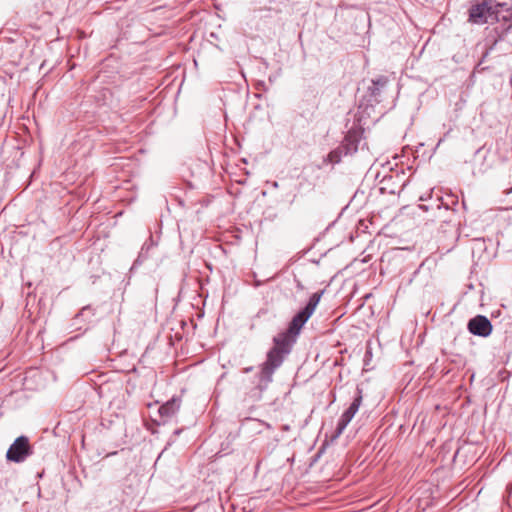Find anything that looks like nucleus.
Wrapping results in <instances>:
<instances>
[{
    "mask_svg": "<svg viewBox=\"0 0 512 512\" xmlns=\"http://www.w3.org/2000/svg\"><path fill=\"white\" fill-rule=\"evenodd\" d=\"M310 317L309 313L301 309L290 321L288 329L273 338V346L267 352L266 360L261 366V383L267 385L272 381L274 372L281 367L285 358L291 353L302 327Z\"/></svg>",
    "mask_w": 512,
    "mask_h": 512,
    "instance_id": "nucleus-1",
    "label": "nucleus"
},
{
    "mask_svg": "<svg viewBox=\"0 0 512 512\" xmlns=\"http://www.w3.org/2000/svg\"><path fill=\"white\" fill-rule=\"evenodd\" d=\"M363 140V131L360 129H351L345 135L342 143L328 155L327 159L332 164H337L343 156H352L355 154Z\"/></svg>",
    "mask_w": 512,
    "mask_h": 512,
    "instance_id": "nucleus-2",
    "label": "nucleus"
},
{
    "mask_svg": "<svg viewBox=\"0 0 512 512\" xmlns=\"http://www.w3.org/2000/svg\"><path fill=\"white\" fill-rule=\"evenodd\" d=\"M501 4H493L492 0H482L469 9V20L476 24H484L489 20L498 19V11Z\"/></svg>",
    "mask_w": 512,
    "mask_h": 512,
    "instance_id": "nucleus-3",
    "label": "nucleus"
},
{
    "mask_svg": "<svg viewBox=\"0 0 512 512\" xmlns=\"http://www.w3.org/2000/svg\"><path fill=\"white\" fill-rule=\"evenodd\" d=\"M31 454L32 449L28 438L26 436H20L16 438L9 447L6 458L8 461L21 463Z\"/></svg>",
    "mask_w": 512,
    "mask_h": 512,
    "instance_id": "nucleus-4",
    "label": "nucleus"
},
{
    "mask_svg": "<svg viewBox=\"0 0 512 512\" xmlns=\"http://www.w3.org/2000/svg\"><path fill=\"white\" fill-rule=\"evenodd\" d=\"M362 402L361 392L354 398L353 402L350 406L342 413L340 419L338 420L337 427L335 429L334 434L331 437L332 441H335L340 435L344 432L348 424L351 422L355 414L358 412L359 407Z\"/></svg>",
    "mask_w": 512,
    "mask_h": 512,
    "instance_id": "nucleus-5",
    "label": "nucleus"
},
{
    "mask_svg": "<svg viewBox=\"0 0 512 512\" xmlns=\"http://www.w3.org/2000/svg\"><path fill=\"white\" fill-rule=\"evenodd\" d=\"M468 331L479 337H488L492 333V323L484 315H477L471 318L467 323Z\"/></svg>",
    "mask_w": 512,
    "mask_h": 512,
    "instance_id": "nucleus-6",
    "label": "nucleus"
},
{
    "mask_svg": "<svg viewBox=\"0 0 512 512\" xmlns=\"http://www.w3.org/2000/svg\"><path fill=\"white\" fill-rule=\"evenodd\" d=\"M388 81L386 76H378L371 81V85L368 87L369 101L375 103L381 102L382 94L385 91Z\"/></svg>",
    "mask_w": 512,
    "mask_h": 512,
    "instance_id": "nucleus-7",
    "label": "nucleus"
},
{
    "mask_svg": "<svg viewBox=\"0 0 512 512\" xmlns=\"http://www.w3.org/2000/svg\"><path fill=\"white\" fill-rule=\"evenodd\" d=\"M180 403V398L172 397L170 400L159 407V414L162 417H172L179 410Z\"/></svg>",
    "mask_w": 512,
    "mask_h": 512,
    "instance_id": "nucleus-8",
    "label": "nucleus"
},
{
    "mask_svg": "<svg viewBox=\"0 0 512 512\" xmlns=\"http://www.w3.org/2000/svg\"><path fill=\"white\" fill-rule=\"evenodd\" d=\"M322 294H323V291L313 293L310 296V298H309L307 304L305 305V307L302 308V309L305 310L307 313H309L312 316V314L314 313L318 303L320 302Z\"/></svg>",
    "mask_w": 512,
    "mask_h": 512,
    "instance_id": "nucleus-9",
    "label": "nucleus"
},
{
    "mask_svg": "<svg viewBox=\"0 0 512 512\" xmlns=\"http://www.w3.org/2000/svg\"><path fill=\"white\" fill-rule=\"evenodd\" d=\"M89 311H90V307L89 306L83 307L81 309V311L77 314V317L84 316L86 314V312H89Z\"/></svg>",
    "mask_w": 512,
    "mask_h": 512,
    "instance_id": "nucleus-10",
    "label": "nucleus"
},
{
    "mask_svg": "<svg viewBox=\"0 0 512 512\" xmlns=\"http://www.w3.org/2000/svg\"><path fill=\"white\" fill-rule=\"evenodd\" d=\"M267 186H268V188H270V187L271 188H277L278 187V182H276V181L271 182V183L267 182Z\"/></svg>",
    "mask_w": 512,
    "mask_h": 512,
    "instance_id": "nucleus-11",
    "label": "nucleus"
},
{
    "mask_svg": "<svg viewBox=\"0 0 512 512\" xmlns=\"http://www.w3.org/2000/svg\"><path fill=\"white\" fill-rule=\"evenodd\" d=\"M251 370H252V367H248V368H245V370H244V371H245V372H249V371H251Z\"/></svg>",
    "mask_w": 512,
    "mask_h": 512,
    "instance_id": "nucleus-12",
    "label": "nucleus"
},
{
    "mask_svg": "<svg viewBox=\"0 0 512 512\" xmlns=\"http://www.w3.org/2000/svg\"><path fill=\"white\" fill-rule=\"evenodd\" d=\"M257 85H258V88H259V87L261 86V82H260V81H258V82H257Z\"/></svg>",
    "mask_w": 512,
    "mask_h": 512,
    "instance_id": "nucleus-13",
    "label": "nucleus"
},
{
    "mask_svg": "<svg viewBox=\"0 0 512 512\" xmlns=\"http://www.w3.org/2000/svg\"><path fill=\"white\" fill-rule=\"evenodd\" d=\"M266 192H267V190H263V191H262V194H263V195H266Z\"/></svg>",
    "mask_w": 512,
    "mask_h": 512,
    "instance_id": "nucleus-14",
    "label": "nucleus"
}]
</instances>
